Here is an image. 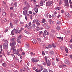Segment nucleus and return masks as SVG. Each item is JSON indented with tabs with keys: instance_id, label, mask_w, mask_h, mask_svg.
Wrapping results in <instances>:
<instances>
[{
	"instance_id": "nucleus-1",
	"label": "nucleus",
	"mask_w": 72,
	"mask_h": 72,
	"mask_svg": "<svg viewBox=\"0 0 72 72\" xmlns=\"http://www.w3.org/2000/svg\"><path fill=\"white\" fill-rule=\"evenodd\" d=\"M12 42L10 44L11 47H13L14 46H15L16 42L15 41V37H12L11 39Z\"/></svg>"
},
{
	"instance_id": "nucleus-2",
	"label": "nucleus",
	"mask_w": 72,
	"mask_h": 72,
	"mask_svg": "<svg viewBox=\"0 0 72 72\" xmlns=\"http://www.w3.org/2000/svg\"><path fill=\"white\" fill-rule=\"evenodd\" d=\"M23 10L24 11L23 12V15H25V14H27L28 13L27 10H28V8L27 7H25L23 8Z\"/></svg>"
},
{
	"instance_id": "nucleus-3",
	"label": "nucleus",
	"mask_w": 72,
	"mask_h": 72,
	"mask_svg": "<svg viewBox=\"0 0 72 72\" xmlns=\"http://www.w3.org/2000/svg\"><path fill=\"white\" fill-rule=\"evenodd\" d=\"M0 54H2L3 55H4V51H3V49H2V45H1L0 46Z\"/></svg>"
},
{
	"instance_id": "nucleus-4",
	"label": "nucleus",
	"mask_w": 72,
	"mask_h": 72,
	"mask_svg": "<svg viewBox=\"0 0 72 72\" xmlns=\"http://www.w3.org/2000/svg\"><path fill=\"white\" fill-rule=\"evenodd\" d=\"M13 54H16L17 55H18L19 54V51H17V50L14 48L13 49Z\"/></svg>"
},
{
	"instance_id": "nucleus-5",
	"label": "nucleus",
	"mask_w": 72,
	"mask_h": 72,
	"mask_svg": "<svg viewBox=\"0 0 72 72\" xmlns=\"http://www.w3.org/2000/svg\"><path fill=\"white\" fill-rule=\"evenodd\" d=\"M33 23H36V24H37L38 25H40V23H39V20L37 19L36 20H34L33 21Z\"/></svg>"
},
{
	"instance_id": "nucleus-6",
	"label": "nucleus",
	"mask_w": 72,
	"mask_h": 72,
	"mask_svg": "<svg viewBox=\"0 0 72 72\" xmlns=\"http://www.w3.org/2000/svg\"><path fill=\"white\" fill-rule=\"evenodd\" d=\"M65 6L66 7V8H68L69 5H68V0H65L64 1Z\"/></svg>"
},
{
	"instance_id": "nucleus-7",
	"label": "nucleus",
	"mask_w": 72,
	"mask_h": 72,
	"mask_svg": "<svg viewBox=\"0 0 72 72\" xmlns=\"http://www.w3.org/2000/svg\"><path fill=\"white\" fill-rule=\"evenodd\" d=\"M53 3V1H51L50 2H47L46 3V5L47 6H50L51 4H52Z\"/></svg>"
},
{
	"instance_id": "nucleus-8",
	"label": "nucleus",
	"mask_w": 72,
	"mask_h": 72,
	"mask_svg": "<svg viewBox=\"0 0 72 72\" xmlns=\"http://www.w3.org/2000/svg\"><path fill=\"white\" fill-rule=\"evenodd\" d=\"M3 46L4 49H8V44L6 43H5L4 44Z\"/></svg>"
},
{
	"instance_id": "nucleus-9",
	"label": "nucleus",
	"mask_w": 72,
	"mask_h": 72,
	"mask_svg": "<svg viewBox=\"0 0 72 72\" xmlns=\"http://www.w3.org/2000/svg\"><path fill=\"white\" fill-rule=\"evenodd\" d=\"M48 35V32H47L46 30H45L44 32L43 35V37H45V36H46V35Z\"/></svg>"
},
{
	"instance_id": "nucleus-10",
	"label": "nucleus",
	"mask_w": 72,
	"mask_h": 72,
	"mask_svg": "<svg viewBox=\"0 0 72 72\" xmlns=\"http://www.w3.org/2000/svg\"><path fill=\"white\" fill-rule=\"evenodd\" d=\"M45 2L44 1H42L40 2V6H43L44 5V4H45Z\"/></svg>"
},
{
	"instance_id": "nucleus-11",
	"label": "nucleus",
	"mask_w": 72,
	"mask_h": 72,
	"mask_svg": "<svg viewBox=\"0 0 72 72\" xmlns=\"http://www.w3.org/2000/svg\"><path fill=\"white\" fill-rule=\"evenodd\" d=\"M64 63L65 64H68V65H69L70 64V62L68 60H66L64 61Z\"/></svg>"
},
{
	"instance_id": "nucleus-12",
	"label": "nucleus",
	"mask_w": 72,
	"mask_h": 72,
	"mask_svg": "<svg viewBox=\"0 0 72 72\" xmlns=\"http://www.w3.org/2000/svg\"><path fill=\"white\" fill-rule=\"evenodd\" d=\"M66 16H65L66 18H68V17H71V16L70 15V14H69V13L68 12H67L65 14Z\"/></svg>"
},
{
	"instance_id": "nucleus-13",
	"label": "nucleus",
	"mask_w": 72,
	"mask_h": 72,
	"mask_svg": "<svg viewBox=\"0 0 72 72\" xmlns=\"http://www.w3.org/2000/svg\"><path fill=\"white\" fill-rule=\"evenodd\" d=\"M34 10L35 11V13H37V12H38V8L37 7V6H36L35 7L34 9Z\"/></svg>"
},
{
	"instance_id": "nucleus-14",
	"label": "nucleus",
	"mask_w": 72,
	"mask_h": 72,
	"mask_svg": "<svg viewBox=\"0 0 72 72\" xmlns=\"http://www.w3.org/2000/svg\"><path fill=\"white\" fill-rule=\"evenodd\" d=\"M51 65V63L50 60H48L47 62V65L48 66H50Z\"/></svg>"
},
{
	"instance_id": "nucleus-15",
	"label": "nucleus",
	"mask_w": 72,
	"mask_h": 72,
	"mask_svg": "<svg viewBox=\"0 0 72 72\" xmlns=\"http://www.w3.org/2000/svg\"><path fill=\"white\" fill-rule=\"evenodd\" d=\"M31 27H32V28H35V27H36V25L35 24L32 25V26H31Z\"/></svg>"
},
{
	"instance_id": "nucleus-16",
	"label": "nucleus",
	"mask_w": 72,
	"mask_h": 72,
	"mask_svg": "<svg viewBox=\"0 0 72 72\" xmlns=\"http://www.w3.org/2000/svg\"><path fill=\"white\" fill-rule=\"evenodd\" d=\"M46 22V20L45 19H43L42 20L41 22L42 23H44Z\"/></svg>"
},
{
	"instance_id": "nucleus-17",
	"label": "nucleus",
	"mask_w": 72,
	"mask_h": 72,
	"mask_svg": "<svg viewBox=\"0 0 72 72\" xmlns=\"http://www.w3.org/2000/svg\"><path fill=\"white\" fill-rule=\"evenodd\" d=\"M33 44H36L37 42V41L36 40V39H34L33 41Z\"/></svg>"
},
{
	"instance_id": "nucleus-18",
	"label": "nucleus",
	"mask_w": 72,
	"mask_h": 72,
	"mask_svg": "<svg viewBox=\"0 0 72 72\" xmlns=\"http://www.w3.org/2000/svg\"><path fill=\"white\" fill-rule=\"evenodd\" d=\"M44 59L46 61V62L47 63V61H48V57L45 56L44 57Z\"/></svg>"
},
{
	"instance_id": "nucleus-19",
	"label": "nucleus",
	"mask_w": 72,
	"mask_h": 72,
	"mask_svg": "<svg viewBox=\"0 0 72 72\" xmlns=\"http://www.w3.org/2000/svg\"><path fill=\"white\" fill-rule=\"evenodd\" d=\"M52 46H53V47L54 48H55L56 46H57V43H55L54 44H53Z\"/></svg>"
},
{
	"instance_id": "nucleus-20",
	"label": "nucleus",
	"mask_w": 72,
	"mask_h": 72,
	"mask_svg": "<svg viewBox=\"0 0 72 72\" xmlns=\"http://www.w3.org/2000/svg\"><path fill=\"white\" fill-rule=\"evenodd\" d=\"M25 47L26 48H28V47H29V44H26L25 45Z\"/></svg>"
},
{
	"instance_id": "nucleus-21",
	"label": "nucleus",
	"mask_w": 72,
	"mask_h": 72,
	"mask_svg": "<svg viewBox=\"0 0 72 72\" xmlns=\"http://www.w3.org/2000/svg\"><path fill=\"white\" fill-rule=\"evenodd\" d=\"M40 71H42V70H43L44 69V68L42 66H41L40 67Z\"/></svg>"
},
{
	"instance_id": "nucleus-22",
	"label": "nucleus",
	"mask_w": 72,
	"mask_h": 72,
	"mask_svg": "<svg viewBox=\"0 0 72 72\" xmlns=\"http://www.w3.org/2000/svg\"><path fill=\"white\" fill-rule=\"evenodd\" d=\"M13 31H14V33H17V32H18V30L15 29L13 30Z\"/></svg>"
},
{
	"instance_id": "nucleus-23",
	"label": "nucleus",
	"mask_w": 72,
	"mask_h": 72,
	"mask_svg": "<svg viewBox=\"0 0 72 72\" xmlns=\"http://www.w3.org/2000/svg\"><path fill=\"white\" fill-rule=\"evenodd\" d=\"M57 24H61V23H62V22H60L58 20H57Z\"/></svg>"
},
{
	"instance_id": "nucleus-24",
	"label": "nucleus",
	"mask_w": 72,
	"mask_h": 72,
	"mask_svg": "<svg viewBox=\"0 0 72 72\" xmlns=\"http://www.w3.org/2000/svg\"><path fill=\"white\" fill-rule=\"evenodd\" d=\"M15 60L16 61V62H19V59H18L17 57H15Z\"/></svg>"
},
{
	"instance_id": "nucleus-25",
	"label": "nucleus",
	"mask_w": 72,
	"mask_h": 72,
	"mask_svg": "<svg viewBox=\"0 0 72 72\" xmlns=\"http://www.w3.org/2000/svg\"><path fill=\"white\" fill-rule=\"evenodd\" d=\"M35 72H41L40 71V70L39 69H36L35 70Z\"/></svg>"
},
{
	"instance_id": "nucleus-26",
	"label": "nucleus",
	"mask_w": 72,
	"mask_h": 72,
	"mask_svg": "<svg viewBox=\"0 0 72 72\" xmlns=\"http://www.w3.org/2000/svg\"><path fill=\"white\" fill-rule=\"evenodd\" d=\"M44 16L46 18H48V14H44Z\"/></svg>"
},
{
	"instance_id": "nucleus-27",
	"label": "nucleus",
	"mask_w": 72,
	"mask_h": 72,
	"mask_svg": "<svg viewBox=\"0 0 72 72\" xmlns=\"http://www.w3.org/2000/svg\"><path fill=\"white\" fill-rule=\"evenodd\" d=\"M14 30H13L11 32V35H14Z\"/></svg>"
},
{
	"instance_id": "nucleus-28",
	"label": "nucleus",
	"mask_w": 72,
	"mask_h": 72,
	"mask_svg": "<svg viewBox=\"0 0 72 72\" xmlns=\"http://www.w3.org/2000/svg\"><path fill=\"white\" fill-rule=\"evenodd\" d=\"M10 26L11 28H13V23L12 22L10 23Z\"/></svg>"
},
{
	"instance_id": "nucleus-29",
	"label": "nucleus",
	"mask_w": 72,
	"mask_h": 72,
	"mask_svg": "<svg viewBox=\"0 0 72 72\" xmlns=\"http://www.w3.org/2000/svg\"><path fill=\"white\" fill-rule=\"evenodd\" d=\"M14 6H15V7H17V3L15 2L14 3Z\"/></svg>"
},
{
	"instance_id": "nucleus-30",
	"label": "nucleus",
	"mask_w": 72,
	"mask_h": 72,
	"mask_svg": "<svg viewBox=\"0 0 72 72\" xmlns=\"http://www.w3.org/2000/svg\"><path fill=\"white\" fill-rule=\"evenodd\" d=\"M2 65L3 67H6V63H3L2 64Z\"/></svg>"
},
{
	"instance_id": "nucleus-31",
	"label": "nucleus",
	"mask_w": 72,
	"mask_h": 72,
	"mask_svg": "<svg viewBox=\"0 0 72 72\" xmlns=\"http://www.w3.org/2000/svg\"><path fill=\"white\" fill-rule=\"evenodd\" d=\"M57 38L58 39H61V40H62V41H63V37H57Z\"/></svg>"
},
{
	"instance_id": "nucleus-32",
	"label": "nucleus",
	"mask_w": 72,
	"mask_h": 72,
	"mask_svg": "<svg viewBox=\"0 0 72 72\" xmlns=\"http://www.w3.org/2000/svg\"><path fill=\"white\" fill-rule=\"evenodd\" d=\"M30 54L31 55H35V53H33V52H31L30 53Z\"/></svg>"
},
{
	"instance_id": "nucleus-33",
	"label": "nucleus",
	"mask_w": 72,
	"mask_h": 72,
	"mask_svg": "<svg viewBox=\"0 0 72 72\" xmlns=\"http://www.w3.org/2000/svg\"><path fill=\"white\" fill-rule=\"evenodd\" d=\"M10 55L13 57V59H14V58L15 57V56L13 55V54H10Z\"/></svg>"
},
{
	"instance_id": "nucleus-34",
	"label": "nucleus",
	"mask_w": 72,
	"mask_h": 72,
	"mask_svg": "<svg viewBox=\"0 0 72 72\" xmlns=\"http://www.w3.org/2000/svg\"><path fill=\"white\" fill-rule=\"evenodd\" d=\"M42 72H48L47 69H44Z\"/></svg>"
},
{
	"instance_id": "nucleus-35",
	"label": "nucleus",
	"mask_w": 72,
	"mask_h": 72,
	"mask_svg": "<svg viewBox=\"0 0 72 72\" xmlns=\"http://www.w3.org/2000/svg\"><path fill=\"white\" fill-rule=\"evenodd\" d=\"M35 60V58H33L32 59V62H34V61Z\"/></svg>"
},
{
	"instance_id": "nucleus-36",
	"label": "nucleus",
	"mask_w": 72,
	"mask_h": 72,
	"mask_svg": "<svg viewBox=\"0 0 72 72\" xmlns=\"http://www.w3.org/2000/svg\"><path fill=\"white\" fill-rule=\"evenodd\" d=\"M48 47L49 48H52V47H53V45H48Z\"/></svg>"
},
{
	"instance_id": "nucleus-37",
	"label": "nucleus",
	"mask_w": 72,
	"mask_h": 72,
	"mask_svg": "<svg viewBox=\"0 0 72 72\" xmlns=\"http://www.w3.org/2000/svg\"><path fill=\"white\" fill-rule=\"evenodd\" d=\"M37 40H38V41H39L40 42H41V39L40 38H37Z\"/></svg>"
},
{
	"instance_id": "nucleus-38",
	"label": "nucleus",
	"mask_w": 72,
	"mask_h": 72,
	"mask_svg": "<svg viewBox=\"0 0 72 72\" xmlns=\"http://www.w3.org/2000/svg\"><path fill=\"white\" fill-rule=\"evenodd\" d=\"M7 20L5 18H4L3 19V21H4V22H6Z\"/></svg>"
},
{
	"instance_id": "nucleus-39",
	"label": "nucleus",
	"mask_w": 72,
	"mask_h": 72,
	"mask_svg": "<svg viewBox=\"0 0 72 72\" xmlns=\"http://www.w3.org/2000/svg\"><path fill=\"white\" fill-rule=\"evenodd\" d=\"M22 38V35H20L19 37H18V39H21Z\"/></svg>"
},
{
	"instance_id": "nucleus-40",
	"label": "nucleus",
	"mask_w": 72,
	"mask_h": 72,
	"mask_svg": "<svg viewBox=\"0 0 72 72\" xmlns=\"http://www.w3.org/2000/svg\"><path fill=\"white\" fill-rule=\"evenodd\" d=\"M39 61V60L35 59V63H37V62H38Z\"/></svg>"
},
{
	"instance_id": "nucleus-41",
	"label": "nucleus",
	"mask_w": 72,
	"mask_h": 72,
	"mask_svg": "<svg viewBox=\"0 0 72 72\" xmlns=\"http://www.w3.org/2000/svg\"><path fill=\"white\" fill-rule=\"evenodd\" d=\"M65 51L66 52V53H68V49L67 48H66L65 49Z\"/></svg>"
},
{
	"instance_id": "nucleus-42",
	"label": "nucleus",
	"mask_w": 72,
	"mask_h": 72,
	"mask_svg": "<svg viewBox=\"0 0 72 72\" xmlns=\"http://www.w3.org/2000/svg\"><path fill=\"white\" fill-rule=\"evenodd\" d=\"M50 53L52 55H53V54H54V52L53 51H51Z\"/></svg>"
},
{
	"instance_id": "nucleus-43",
	"label": "nucleus",
	"mask_w": 72,
	"mask_h": 72,
	"mask_svg": "<svg viewBox=\"0 0 72 72\" xmlns=\"http://www.w3.org/2000/svg\"><path fill=\"white\" fill-rule=\"evenodd\" d=\"M57 30L58 31H59L60 30V27L59 26H57Z\"/></svg>"
},
{
	"instance_id": "nucleus-44",
	"label": "nucleus",
	"mask_w": 72,
	"mask_h": 72,
	"mask_svg": "<svg viewBox=\"0 0 72 72\" xmlns=\"http://www.w3.org/2000/svg\"><path fill=\"white\" fill-rule=\"evenodd\" d=\"M2 15L4 16L6 15V13L5 12H3L2 13Z\"/></svg>"
},
{
	"instance_id": "nucleus-45",
	"label": "nucleus",
	"mask_w": 72,
	"mask_h": 72,
	"mask_svg": "<svg viewBox=\"0 0 72 72\" xmlns=\"http://www.w3.org/2000/svg\"><path fill=\"white\" fill-rule=\"evenodd\" d=\"M14 22L15 23H18V20H15L14 21Z\"/></svg>"
},
{
	"instance_id": "nucleus-46",
	"label": "nucleus",
	"mask_w": 72,
	"mask_h": 72,
	"mask_svg": "<svg viewBox=\"0 0 72 72\" xmlns=\"http://www.w3.org/2000/svg\"><path fill=\"white\" fill-rule=\"evenodd\" d=\"M7 54L8 55H10V52H9V51H7Z\"/></svg>"
},
{
	"instance_id": "nucleus-47",
	"label": "nucleus",
	"mask_w": 72,
	"mask_h": 72,
	"mask_svg": "<svg viewBox=\"0 0 72 72\" xmlns=\"http://www.w3.org/2000/svg\"><path fill=\"white\" fill-rule=\"evenodd\" d=\"M62 4V1H60L59 2V4L60 5H61Z\"/></svg>"
},
{
	"instance_id": "nucleus-48",
	"label": "nucleus",
	"mask_w": 72,
	"mask_h": 72,
	"mask_svg": "<svg viewBox=\"0 0 72 72\" xmlns=\"http://www.w3.org/2000/svg\"><path fill=\"white\" fill-rule=\"evenodd\" d=\"M17 42H19V43H20V42H21L20 41H19V39H17Z\"/></svg>"
},
{
	"instance_id": "nucleus-49",
	"label": "nucleus",
	"mask_w": 72,
	"mask_h": 72,
	"mask_svg": "<svg viewBox=\"0 0 72 72\" xmlns=\"http://www.w3.org/2000/svg\"><path fill=\"white\" fill-rule=\"evenodd\" d=\"M51 32L52 33H54L55 32V30H51Z\"/></svg>"
},
{
	"instance_id": "nucleus-50",
	"label": "nucleus",
	"mask_w": 72,
	"mask_h": 72,
	"mask_svg": "<svg viewBox=\"0 0 72 72\" xmlns=\"http://www.w3.org/2000/svg\"><path fill=\"white\" fill-rule=\"evenodd\" d=\"M24 32H25V33H27V34L28 33V32L26 30H24Z\"/></svg>"
},
{
	"instance_id": "nucleus-51",
	"label": "nucleus",
	"mask_w": 72,
	"mask_h": 72,
	"mask_svg": "<svg viewBox=\"0 0 72 72\" xmlns=\"http://www.w3.org/2000/svg\"><path fill=\"white\" fill-rule=\"evenodd\" d=\"M57 9H58V10H60V7H57Z\"/></svg>"
},
{
	"instance_id": "nucleus-52",
	"label": "nucleus",
	"mask_w": 72,
	"mask_h": 72,
	"mask_svg": "<svg viewBox=\"0 0 72 72\" xmlns=\"http://www.w3.org/2000/svg\"><path fill=\"white\" fill-rule=\"evenodd\" d=\"M29 14H32V11H30L29 12Z\"/></svg>"
},
{
	"instance_id": "nucleus-53",
	"label": "nucleus",
	"mask_w": 72,
	"mask_h": 72,
	"mask_svg": "<svg viewBox=\"0 0 72 72\" xmlns=\"http://www.w3.org/2000/svg\"><path fill=\"white\" fill-rule=\"evenodd\" d=\"M60 49H61L62 50H63V49H64V48H63V47H60Z\"/></svg>"
},
{
	"instance_id": "nucleus-54",
	"label": "nucleus",
	"mask_w": 72,
	"mask_h": 72,
	"mask_svg": "<svg viewBox=\"0 0 72 72\" xmlns=\"http://www.w3.org/2000/svg\"><path fill=\"white\" fill-rule=\"evenodd\" d=\"M20 23L21 24H24V22H21Z\"/></svg>"
},
{
	"instance_id": "nucleus-55",
	"label": "nucleus",
	"mask_w": 72,
	"mask_h": 72,
	"mask_svg": "<svg viewBox=\"0 0 72 72\" xmlns=\"http://www.w3.org/2000/svg\"><path fill=\"white\" fill-rule=\"evenodd\" d=\"M25 19L26 20V21H27V16H26V15H25Z\"/></svg>"
},
{
	"instance_id": "nucleus-56",
	"label": "nucleus",
	"mask_w": 72,
	"mask_h": 72,
	"mask_svg": "<svg viewBox=\"0 0 72 72\" xmlns=\"http://www.w3.org/2000/svg\"><path fill=\"white\" fill-rule=\"evenodd\" d=\"M28 25L29 26H30L31 25V22H30L28 24Z\"/></svg>"
},
{
	"instance_id": "nucleus-57",
	"label": "nucleus",
	"mask_w": 72,
	"mask_h": 72,
	"mask_svg": "<svg viewBox=\"0 0 72 72\" xmlns=\"http://www.w3.org/2000/svg\"><path fill=\"white\" fill-rule=\"evenodd\" d=\"M42 55H45V53H44V52L43 51L42 52Z\"/></svg>"
},
{
	"instance_id": "nucleus-58",
	"label": "nucleus",
	"mask_w": 72,
	"mask_h": 72,
	"mask_svg": "<svg viewBox=\"0 0 72 72\" xmlns=\"http://www.w3.org/2000/svg\"><path fill=\"white\" fill-rule=\"evenodd\" d=\"M15 68H19V66H15Z\"/></svg>"
},
{
	"instance_id": "nucleus-59",
	"label": "nucleus",
	"mask_w": 72,
	"mask_h": 72,
	"mask_svg": "<svg viewBox=\"0 0 72 72\" xmlns=\"http://www.w3.org/2000/svg\"><path fill=\"white\" fill-rule=\"evenodd\" d=\"M21 31L22 30H21L19 31V32H18V33H20Z\"/></svg>"
},
{
	"instance_id": "nucleus-60",
	"label": "nucleus",
	"mask_w": 72,
	"mask_h": 72,
	"mask_svg": "<svg viewBox=\"0 0 72 72\" xmlns=\"http://www.w3.org/2000/svg\"><path fill=\"white\" fill-rule=\"evenodd\" d=\"M30 18L31 19H32V15H30Z\"/></svg>"
},
{
	"instance_id": "nucleus-61",
	"label": "nucleus",
	"mask_w": 72,
	"mask_h": 72,
	"mask_svg": "<svg viewBox=\"0 0 72 72\" xmlns=\"http://www.w3.org/2000/svg\"><path fill=\"white\" fill-rule=\"evenodd\" d=\"M69 2L70 3V4H72V2H71V0H69Z\"/></svg>"
},
{
	"instance_id": "nucleus-62",
	"label": "nucleus",
	"mask_w": 72,
	"mask_h": 72,
	"mask_svg": "<svg viewBox=\"0 0 72 72\" xmlns=\"http://www.w3.org/2000/svg\"><path fill=\"white\" fill-rule=\"evenodd\" d=\"M49 18H51V16L50 15H49Z\"/></svg>"
},
{
	"instance_id": "nucleus-63",
	"label": "nucleus",
	"mask_w": 72,
	"mask_h": 72,
	"mask_svg": "<svg viewBox=\"0 0 72 72\" xmlns=\"http://www.w3.org/2000/svg\"><path fill=\"white\" fill-rule=\"evenodd\" d=\"M72 42V37H71V38L69 41V42Z\"/></svg>"
},
{
	"instance_id": "nucleus-64",
	"label": "nucleus",
	"mask_w": 72,
	"mask_h": 72,
	"mask_svg": "<svg viewBox=\"0 0 72 72\" xmlns=\"http://www.w3.org/2000/svg\"><path fill=\"white\" fill-rule=\"evenodd\" d=\"M64 12V11L63 10H62L61 12V13H63Z\"/></svg>"
}]
</instances>
